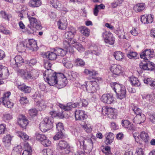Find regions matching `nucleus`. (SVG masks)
<instances>
[{
  "mask_svg": "<svg viewBox=\"0 0 155 155\" xmlns=\"http://www.w3.org/2000/svg\"><path fill=\"white\" fill-rule=\"evenodd\" d=\"M78 140L77 144L80 145L81 149L87 153L91 151L93 147V143L91 138L80 137H78Z\"/></svg>",
  "mask_w": 155,
  "mask_h": 155,
  "instance_id": "obj_1",
  "label": "nucleus"
},
{
  "mask_svg": "<svg viewBox=\"0 0 155 155\" xmlns=\"http://www.w3.org/2000/svg\"><path fill=\"white\" fill-rule=\"evenodd\" d=\"M111 86L117 94L118 98L123 99L126 96V90L125 87L116 83L111 84Z\"/></svg>",
  "mask_w": 155,
  "mask_h": 155,
  "instance_id": "obj_2",
  "label": "nucleus"
},
{
  "mask_svg": "<svg viewBox=\"0 0 155 155\" xmlns=\"http://www.w3.org/2000/svg\"><path fill=\"white\" fill-rule=\"evenodd\" d=\"M64 74L59 73L57 74V77H58V81H56L55 78H56L53 76L54 80H52L51 79H50V83L51 85H54L56 84L60 86V88H62L65 86L67 83V80H65L64 78Z\"/></svg>",
  "mask_w": 155,
  "mask_h": 155,
  "instance_id": "obj_3",
  "label": "nucleus"
},
{
  "mask_svg": "<svg viewBox=\"0 0 155 155\" xmlns=\"http://www.w3.org/2000/svg\"><path fill=\"white\" fill-rule=\"evenodd\" d=\"M53 118H45L39 124V127L41 131L45 132L51 129L52 127Z\"/></svg>",
  "mask_w": 155,
  "mask_h": 155,
  "instance_id": "obj_4",
  "label": "nucleus"
},
{
  "mask_svg": "<svg viewBox=\"0 0 155 155\" xmlns=\"http://www.w3.org/2000/svg\"><path fill=\"white\" fill-rule=\"evenodd\" d=\"M11 95L10 92H8L5 93L3 96L0 98V104L6 107L12 108L13 106V103L9 99Z\"/></svg>",
  "mask_w": 155,
  "mask_h": 155,
  "instance_id": "obj_5",
  "label": "nucleus"
},
{
  "mask_svg": "<svg viewBox=\"0 0 155 155\" xmlns=\"http://www.w3.org/2000/svg\"><path fill=\"white\" fill-rule=\"evenodd\" d=\"M58 73H56L54 71L52 70H48L45 71V72L43 73L44 78L45 80L48 81V83L50 86H53L54 85H51L50 83V79H51L52 80H54V78L53 76L56 78H55L56 81H58V77H57V74Z\"/></svg>",
  "mask_w": 155,
  "mask_h": 155,
  "instance_id": "obj_6",
  "label": "nucleus"
},
{
  "mask_svg": "<svg viewBox=\"0 0 155 155\" xmlns=\"http://www.w3.org/2000/svg\"><path fill=\"white\" fill-rule=\"evenodd\" d=\"M38 92H35L33 95V97L35 99V101L36 102L37 105L38 106V108L39 110H42L45 109L46 107L45 101L41 100V97Z\"/></svg>",
  "mask_w": 155,
  "mask_h": 155,
  "instance_id": "obj_7",
  "label": "nucleus"
},
{
  "mask_svg": "<svg viewBox=\"0 0 155 155\" xmlns=\"http://www.w3.org/2000/svg\"><path fill=\"white\" fill-rule=\"evenodd\" d=\"M86 90L88 92L93 93L95 92L99 88L97 82L96 81L87 82Z\"/></svg>",
  "mask_w": 155,
  "mask_h": 155,
  "instance_id": "obj_8",
  "label": "nucleus"
},
{
  "mask_svg": "<svg viewBox=\"0 0 155 155\" xmlns=\"http://www.w3.org/2000/svg\"><path fill=\"white\" fill-rule=\"evenodd\" d=\"M110 32L105 31L102 33V36L104 39V41L107 45H112L114 42V38L112 37Z\"/></svg>",
  "mask_w": 155,
  "mask_h": 155,
  "instance_id": "obj_9",
  "label": "nucleus"
},
{
  "mask_svg": "<svg viewBox=\"0 0 155 155\" xmlns=\"http://www.w3.org/2000/svg\"><path fill=\"white\" fill-rule=\"evenodd\" d=\"M101 100L104 103L109 104L113 103L114 101L113 94L108 93L103 94L101 97Z\"/></svg>",
  "mask_w": 155,
  "mask_h": 155,
  "instance_id": "obj_10",
  "label": "nucleus"
},
{
  "mask_svg": "<svg viewBox=\"0 0 155 155\" xmlns=\"http://www.w3.org/2000/svg\"><path fill=\"white\" fill-rule=\"evenodd\" d=\"M154 56V51L150 49H146L140 54V57L145 60L150 59Z\"/></svg>",
  "mask_w": 155,
  "mask_h": 155,
  "instance_id": "obj_11",
  "label": "nucleus"
},
{
  "mask_svg": "<svg viewBox=\"0 0 155 155\" xmlns=\"http://www.w3.org/2000/svg\"><path fill=\"white\" fill-rule=\"evenodd\" d=\"M29 19L30 24L28 27L31 29L35 28L37 29H39L41 28V24L40 21L35 18H30Z\"/></svg>",
  "mask_w": 155,
  "mask_h": 155,
  "instance_id": "obj_12",
  "label": "nucleus"
},
{
  "mask_svg": "<svg viewBox=\"0 0 155 155\" xmlns=\"http://www.w3.org/2000/svg\"><path fill=\"white\" fill-rule=\"evenodd\" d=\"M116 110L115 108L111 107H104L103 109L102 113L104 115L107 114L110 118H114L115 117V111Z\"/></svg>",
  "mask_w": 155,
  "mask_h": 155,
  "instance_id": "obj_13",
  "label": "nucleus"
},
{
  "mask_svg": "<svg viewBox=\"0 0 155 155\" xmlns=\"http://www.w3.org/2000/svg\"><path fill=\"white\" fill-rule=\"evenodd\" d=\"M26 47L32 51H37L38 49L36 41L34 39H30L26 41Z\"/></svg>",
  "mask_w": 155,
  "mask_h": 155,
  "instance_id": "obj_14",
  "label": "nucleus"
},
{
  "mask_svg": "<svg viewBox=\"0 0 155 155\" xmlns=\"http://www.w3.org/2000/svg\"><path fill=\"white\" fill-rule=\"evenodd\" d=\"M74 42V40H73L65 39L63 42L64 47L67 51L72 52L74 51L72 47Z\"/></svg>",
  "mask_w": 155,
  "mask_h": 155,
  "instance_id": "obj_15",
  "label": "nucleus"
},
{
  "mask_svg": "<svg viewBox=\"0 0 155 155\" xmlns=\"http://www.w3.org/2000/svg\"><path fill=\"white\" fill-rule=\"evenodd\" d=\"M110 70L113 74L116 75H118L123 72L121 67L116 64L112 65L110 67Z\"/></svg>",
  "mask_w": 155,
  "mask_h": 155,
  "instance_id": "obj_16",
  "label": "nucleus"
},
{
  "mask_svg": "<svg viewBox=\"0 0 155 155\" xmlns=\"http://www.w3.org/2000/svg\"><path fill=\"white\" fill-rule=\"evenodd\" d=\"M18 122L20 127L23 129H25L28 124V120L23 115H21L19 117Z\"/></svg>",
  "mask_w": 155,
  "mask_h": 155,
  "instance_id": "obj_17",
  "label": "nucleus"
},
{
  "mask_svg": "<svg viewBox=\"0 0 155 155\" xmlns=\"http://www.w3.org/2000/svg\"><path fill=\"white\" fill-rule=\"evenodd\" d=\"M143 102H146L147 104H152L155 102V98L153 95L146 94L142 96Z\"/></svg>",
  "mask_w": 155,
  "mask_h": 155,
  "instance_id": "obj_18",
  "label": "nucleus"
},
{
  "mask_svg": "<svg viewBox=\"0 0 155 155\" xmlns=\"http://www.w3.org/2000/svg\"><path fill=\"white\" fill-rule=\"evenodd\" d=\"M153 21L152 15L151 14L142 15L141 18V22L144 24L151 23Z\"/></svg>",
  "mask_w": 155,
  "mask_h": 155,
  "instance_id": "obj_19",
  "label": "nucleus"
},
{
  "mask_svg": "<svg viewBox=\"0 0 155 155\" xmlns=\"http://www.w3.org/2000/svg\"><path fill=\"white\" fill-rule=\"evenodd\" d=\"M75 117L77 120H82L86 118L87 115L84 114V112L82 110H78L75 112Z\"/></svg>",
  "mask_w": 155,
  "mask_h": 155,
  "instance_id": "obj_20",
  "label": "nucleus"
},
{
  "mask_svg": "<svg viewBox=\"0 0 155 155\" xmlns=\"http://www.w3.org/2000/svg\"><path fill=\"white\" fill-rule=\"evenodd\" d=\"M79 104L78 103H68L66 106L62 104H60L59 106L61 109H63L65 110L69 111L72 108H74L78 106Z\"/></svg>",
  "mask_w": 155,
  "mask_h": 155,
  "instance_id": "obj_21",
  "label": "nucleus"
},
{
  "mask_svg": "<svg viewBox=\"0 0 155 155\" xmlns=\"http://www.w3.org/2000/svg\"><path fill=\"white\" fill-rule=\"evenodd\" d=\"M58 147L61 150L66 149V153H68L69 152V150L68 148L69 146L68 143L64 140H61L59 142L58 144Z\"/></svg>",
  "mask_w": 155,
  "mask_h": 155,
  "instance_id": "obj_22",
  "label": "nucleus"
},
{
  "mask_svg": "<svg viewBox=\"0 0 155 155\" xmlns=\"http://www.w3.org/2000/svg\"><path fill=\"white\" fill-rule=\"evenodd\" d=\"M146 120L145 116L143 114L136 115L134 118L133 121L136 124H140L143 123Z\"/></svg>",
  "mask_w": 155,
  "mask_h": 155,
  "instance_id": "obj_23",
  "label": "nucleus"
},
{
  "mask_svg": "<svg viewBox=\"0 0 155 155\" xmlns=\"http://www.w3.org/2000/svg\"><path fill=\"white\" fill-rule=\"evenodd\" d=\"M8 75V68L0 65V78L4 79L5 78V76H7Z\"/></svg>",
  "mask_w": 155,
  "mask_h": 155,
  "instance_id": "obj_24",
  "label": "nucleus"
},
{
  "mask_svg": "<svg viewBox=\"0 0 155 155\" xmlns=\"http://www.w3.org/2000/svg\"><path fill=\"white\" fill-rule=\"evenodd\" d=\"M58 25L59 29L61 30L65 29L67 25L66 19L65 18L60 19L58 22Z\"/></svg>",
  "mask_w": 155,
  "mask_h": 155,
  "instance_id": "obj_25",
  "label": "nucleus"
},
{
  "mask_svg": "<svg viewBox=\"0 0 155 155\" xmlns=\"http://www.w3.org/2000/svg\"><path fill=\"white\" fill-rule=\"evenodd\" d=\"M122 125L125 128L130 130H133L135 128L134 125L128 120H122Z\"/></svg>",
  "mask_w": 155,
  "mask_h": 155,
  "instance_id": "obj_26",
  "label": "nucleus"
},
{
  "mask_svg": "<svg viewBox=\"0 0 155 155\" xmlns=\"http://www.w3.org/2000/svg\"><path fill=\"white\" fill-rule=\"evenodd\" d=\"M140 68L144 70H152L153 69L152 63H150L141 62L139 64Z\"/></svg>",
  "mask_w": 155,
  "mask_h": 155,
  "instance_id": "obj_27",
  "label": "nucleus"
},
{
  "mask_svg": "<svg viewBox=\"0 0 155 155\" xmlns=\"http://www.w3.org/2000/svg\"><path fill=\"white\" fill-rule=\"evenodd\" d=\"M146 6L144 3H138L134 5V9L137 12L143 11L145 8Z\"/></svg>",
  "mask_w": 155,
  "mask_h": 155,
  "instance_id": "obj_28",
  "label": "nucleus"
},
{
  "mask_svg": "<svg viewBox=\"0 0 155 155\" xmlns=\"http://www.w3.org/2000/svg\"><path fill=\"white\" fill-rule=\"evenodd\" d=\"M106 140L105 143L107 145L110 144L112 142L114 138V135L113 134L110 132L107 133L105 135Z\"/></svg>",
  "mask_w": 155,
  "mask_h": 155,
  "instance_id": "obj_29",
  "label": "nucleus"
},
{
  "mask_svg": "<svg viewBox=\"0 0 155 155\" xmlns=\"http://www.w3.org/2000/svg\"><path fill=\"white\" fill-rule=\"evenodd\" d=\"M54 51L56 52L57 56H64L66 54L68 51L66 49L64 50L62 48H54Z\"/></svg>",
  "mask_w": 155,
  "mask_h": 155,
  "instance_id": "obj_30",
  "label": "nucleus"
},
{
  "mask_svg": "<svg viewBox=\"0 0 155 155\" xmlns=\"http://www.w3.org/2000/svg\"><path fill=\"white\" fill-rule=\"evenodd\" d=\"M105 7V6L103 4H101L100 5H95L94 9V14L96 16H97L99 10L104 9Z\"/></svg>",
  "mask_w": 155,
  "mask_h": 155,
  "instance_id": "obj_31",
  "label": "nucleus"
},
{
  "mask_svg": "<svg viewBox=\"0 0 155 155\" xmlns=\"http://www.w3.org/2000/svg\"><path fill=\"white\" fill-rule=\"evenodd\" d=\"M22 150L21 146L20 145L15 147L12 152V155H21V152Z\"/></svg>",
  "mask_w": 155,
  "mask_h": 155,
  "instance_id": "obj_32",
  "label": "nucleus"
},
{
  "mask_svg": "<svg viewBox=\"0 0 155 155\" xmlns=\"http://www.w3.org/2000/svg\"><path fill=\"white\" fill-rule=\"evenodd\" d=\"M18 88L19 89L25 93H29L31 91V87L25 85H19L18 86Z\"/></svg>",
  "mask_w": 155,
  "mask_h": 155,
  "instance_id": "obj_33",
  "label": "nucleus"
},
{
  "mask_svg": "<svg viewBox=\"0 0 155 155\" xmlns=\"http://www.w3.org/2000/svg\"><path fill=\"white\" fill-rule=\"evenodd\" d=\"M41 4V2L40 0H30L28 3L29 5L32 7H38Z\"/></svg>",
  "mask_w": 155,
  "mask_h": 155,
  "instance_id": "obj_34",
  "label": "nucleus"
},
{
  "mask_svg": "<svg viewBox=\"0 0 155 155\" xmlns=\"http://www.w3.org/2000/svg\"><path fill=\"white\" fill-rule=\"evenodd\" d=\"M144 82L150 86L152 89H155V81H153L150 78H147L144 79Z\"/></svg>",
  "mask_w": 155,
  "mask_h": 155,
  "instance_id": "obj_35",
  "label": "nucleus"
},
{
  "mask_svg": "<svg viewBox=\"0 0 155 155\" xmlns=\"http://www.w3.org/2000/svg\"><path fill=\"white\" fill-rule=\"evenodd\" d=\"M75 32L73 30H69L66 32L64 34V37L67 39L73 40L72 38L74 37Z\"/></svg>",
  "mask_w": 155,
  "mask_h": 155,
  "instance_id": "obj_36",
  "label": "nucleus"
},
{
  "mask_svg": "<svg viewBox=\"0 0 155 155\" xmlns=\"http://www.w3.org/2000/svg\"><path fill=\"white\" fill-rule=\"evenodd\" d=\"M129 80L132 85L134 86L137 87L140 85V82L136 78L131 77L130 78Z\"/></svg>",
  "mask_w": 155,
  "mask_h": 155,
  "instance_id": "obj_37",
  "label": "nucleus"
},
{
  "mask_svg": "<svg viewBox=\"0 0 155 155\" xmlns=\"http://www.w3.org/2000/svg\"><path fill=\"white\" fill-rule=\"evenodd\" d=\"M72 46V47H74L80 52L84 51V48L83 47L81 44L75 42L74 41Z\"/></svg>",
  "mask_w": 155,
  "mask_h": 155,
  "instance_id": "obj_38",
  "label": "nucleus"
},
{
  "mask_svg": "<svg viewBox=\"0 0 155 155\" xmlns=\"http://www.w3.org/2000/svg\"><path fill=\"white\" fill-rule=\"evenodd\" d=\"M45 55L47 58L51 60H55L57 56V54L54 51L47 52L45 53Z\"/></svg>",
  "mask_w": 155,
  "mask_h": 155,
  "instance_id": "obj_39",
  "label": "nucleus"
},
{
  "mask_svg": "<svg viewBox=\"0 0 155 155\" xmlns=\"http://www.w3.org/2000/svg\"><path fill=\"white\" fill-rule=\"evenodd\" d=\"M64 74V78L65 80H71L74 81L76 78V75L74 73L68 72V73H65Z\"/></svg>",
  "mask_w": 155,
  "mask_h": 155,
  "instance_id": "obj_40",
  "label": "nucleus"
},
{
  "mask_svg": "<svg viewBox=\"0 0 155 155\" xmlns=\"http://www.w3.org/2000/svg\"><path fill=\"white\" fill-rule=\"evenodd\" d=\"M140 136L141 139L145 142H148L149 140V137L148 134L145 132H142Z\"/></svg>",
  "mask_w": 155,
  "mask_h": 155,
  "instance_id": "obj_41",
  "label": "nucleus"
},
{
  "mask_svg": "<svg viewBox=\"0 0 155 155\" xmlns=\"http://www.w3.org/2000/svg\"><path fill=\"white\" fill-rule=\"evenodd\" d=\"M25 42H20L17 45V49L19 52L24 51L25 50L26 45L25 46Z\"/></svg>",
  "mask_w": 155,
  "mask_h": 155,
  "instance_id": "obj_42",
  "label": "nucleus"
},
{
  "mask_svg": "<svg viewBox=\"0 0 155 155\" xmlns=\"http://www.w3.org/2000/svg\"><path fill=\"white\" fill-rule=\"evenodd\" d=\"M0 14L2 18L5 20L9 21L12 18V15L10 14H7L5 11H2L0 12Z\"/></svg>",
  "mask_w": 155,
  "mask_h": 155,
  "instance_id": "obj_43",
  "label": "nucleus"
},
{
  "mask_svg": "<svg viewBox=\"0 0 155 155\" xmlns=\"http://www.w3.org/2000/svg\"><path fill=\"white\" fill-rule=\"evenodd\" d=\"M115 59L117 60H121L123 58L124 55L123 53L120 51L115 52L114 54Z\"/></svg>",
  "mask_w": 155,
  "mask_h": 155,
  "instance_id": "obj_44",
  "label": "nucleus"
},
{
  "mask_svg": "<svg viewBox=\"0 0 155 155\" xmlns=\"http://www.w3.org/2000/svg\"><path fill=\"white\" fill-rule=\"evenodd\" d=\"M18 135L24 140H27L29 139V136L25 133L22 132H18L17 133Z\"/></svg>",
  "mask_w": 155,
  "mask_h": 155,
  "instance_id": "obj_45",
  "label": "nucleus"
},
{
  "mask_svg": "<svg viewBox=\"0 0 155 155\" xmlns=\"http://www.w3.org/2000/svg\"><path fill=\"white\" fill-rule=\"evenodd\" d=\"M81 32L85 36H88L89 35L90 31L87 28L82 26L81 27Z\"/></svg>",
  "mask_w": 155,
  "mask_h": 155,
  "instance_id": "obj_46",
  "label": "nucleus"
},
{
  "mask_svg": "<svg viewBox=\"0 0 155 155\" xmlns=\"http://www.w3.org/2000/svg\"><path fill=\"white\" fill-rule=\"evenodd\" d=\"M12 118V113H6L3 115V120L5 122L8 121Z\"/></svg>",
  "mask_w": 155,
  "mask_h": 155,
  "instance_id": "obj_47",
  "label": "nucleus"
},
{
  "mask_svg": "<svg viewBox=\"0 0 155 155\" xmlns=\"http://www.w3.org/2000/svg\"><path fill=\"white\" fill-rule=\"evenodd\" d=\"M36 136L37 139L40 141L41 143L47 138L45 135L40 134L39 133H36Z\"/></svg>",
  "mask_w": 155,
  "mask_h": 155,
  "instance_id": "obj_48",
  "label": "nucleus"
},
{
  "mask_svg": "<svg viewBox=\"0 0 155 155\" xmlns=\"http://www.w3.org/2000/svg\"><path fill=\"white\" fill-rule=\"evenodd\" d=\"M32 80L35 79L38 77V74L37 71L32 70L30 71Z\"/></svg>",
  "mask_w": 155,
  "mask_h": 155,
  "instance_id": "obj_49",
  "label": "nucleus"
},
{
  "mask_svg": "<svg viewBox=\"0 0 155 155\" xmlns=\"http://www.w3.org/2000/svg\"><path fill=\"white\" fill-rule=\"evenodd\" d=\"M14 59L16 62L17 64L20 65L21 64L23 63L24 62L23 60L22 57L20 55L16 56L15 58Z\"/></svg>",
  "mask_w": 155,
  "mask_h": 155,
  "instance_id": "obj_50",
  "label": "nucleus"
},
{
  "mask_svg": "<svg viewBox=\"0 0 155 155\" xmlns=\"http://www.w3.org/2000/svg\"><path fill=\"white\" fill-rule=\"evenodd\" d=\"M137 55V54L136 52H133L132 50L127 53V57L130 59L135 58Z\"/></svg>",
  "mask_w": 155,
  "mask_h": 155,
  "instance_id": "obj_51",
  "label": "nucleus"
},
{
  "mask_svg": "<svg viewBox=\"0 0 155 155\" xmlns=\"http://www.w3.org/2000/svg\"><path fill=\"white\" fill-rule=\"evenodd\" d=\"M63 133V132L58 131L56 135L53 137L54 139V140H58L60 138H62L64 136Z\"/></svg>",
  "mask_w": 155,
  "mask_h": 155,
  "instance_id": "obj_52",
  "label": "nucleus"
},
{
  "mask_svg": "<svg viewBox=\"0 0 155 155\" xmlns=\"http://www.w3.org/2000/svg\"><path fill=\"white\" fill-rule=\"evenodd\" d=\"M124 50L127 53L131 51V47L129 43H125L124 45Z\"/></svg>",
  "mask_w": 155,
  "mask_h": 155,
  "instance_id": "obj_53",
  "label": "nucleus"
},
{
  "mask_svg": "<svg viewBox=\"0 0 155 155\" xmlns=\"http://www.w3.org/2000/svg\"><path fill=\"white\" fill-rule=\"evenodd\" d=\"M132 109L134 113L136 114L137 115L142 114V111L137 106H134L133 107H132Z\"/></svg>",
  "mask_w": 155,
  "mask_h": 155,
  "instance_id": "obj_54",
  "label": "nucleus"
},
{
  "mask_svg": "<svg viewBox=\"0 0 155 155\" xmlns=\"http://www.w3.org/2000/svg\"><path fill=\"white\" fill-rule=\"evenodd\" d=\"M37 110L35 108H33L29 110V114L32 117L36 115L37 114Z\"/></svg>",
  "mask_w": 155,
  "mask_h": 155,
  "instance_id": "obj_55",
  "label": "nucleus"
},
{
  "mask_svg": "<svg viewBox=\"0 0 155 155\" xmlns=\"http://www.w3.org/2000/svg\"><path fill=\"white\" fill-rule=\"evenodd\" d=\"M56 128L58 131L63 132L64 130L63 124L61 123H58L56 124Z\"/></svg>",
  "mask_w": 155,
  "mask_h": 155,
  "instance_id": "obj_56",
  "label": "nucleus"
},
{
  "mask_svg": "<svg viewBox=\"0 0 155 155\" xmlns=\"http://www.w3.org/2000/svg\"><path fill=\"white\" fill-rule=\"evenodd\" d=\"M76 65L78 66H83L85 64L84 62L82 59L79 58H78L76 61Z\"/></svg>",
  "mask_w": 155,
  "mask_h": 155,
  "instance_id": "obj_57",
  "label": "nucleus"
},
{
  "mask_svg": "<svg viewBox=\"0 0 155 155\" xmlns=\"http://www.w3.org/2000/svg\"><path fill=\"white\" fill-rule=\"evenodd\" d=\"M20 103L21 104H25L28 103V101L27 98L26 97H21L20 99Z\"/></svg>",
  "mask_w": 155,
  "mask_h": 155,
  "instance_id": "obj_58",
  "label": "nucleus"
},
{
  "mask_svg": "<svg viewBox=\"0 0 155 155\" xmlns=\"http://www.w3.org/2000/svg\"><path fill=\"white\" fill-rule=\"evenodd\" d=\"M83 127L87 133H90L91 131L92 128L88 125H85L83 126Z\"/></svg>",
  "mask_w": 155,
  "mask_h": 155,
  "instance_id": "obj_59",
  "label": "nucleus"
},
{
  "mask_svg": "<svg viewBox=\"0 0 155 155\" xmlns=\"http://www.w3.org/2000/svg\"><path fill=\"white\" fill-rule=\"evenodd\" d=\"M51 65V64L49 62V61H46L45 62L44 64V66L45 68L47 69L46 71H47L48 70H51L50 69Z\"/></svg>",
  "mask_w": 155,
  "mask_h": 155,
  "instance_id": "obj_60",
  "label": "nucleus"
},
{
  "mask_svg": "<svg viewBox=\"0 0 155 155\" xmlns=\"http://www.w3.org/2000/svg\"><path fill=\"white\" fill-rule=\"evenodd\" d=\"M41 144L45 147H48L50 145L51 142L46 138L45 139L42 141Z\"/></svg>",
  "mask_w": 155,
  "mask_h": 155,
  "instance_id": "obj_61",
  "label": "nucleus"
},
{
  "mask_svg": "<svg viewBox=\"0 0 155 155\" xmlns=\"http://www.w3.org/2000/svg\"><path fill=\"white\" fill-rule=\"evenodd\" d=\"M32 150L30 147H28V148L27 150H25L23 151L22 155H31V152Z\"/></svg>",
  "mask_w": 155,
  "mask_h": 155,
  "instance_id": "obj_62",
  "label": "nucleus"
},
{
  "mask_svg": "<svg viewBox=\"0 0 155 155\" xmlns=\"http://www.w3.org/2000/svg\"><path fill=\"white\" fill-rule=\"evenodd\" d=\"M5 125L2 124L0 125V134H4L5 130Z\"/></svg>",
  "mask_w": 155,
  "mask_h": 155,
  "instance_id": "obj_63",
  "label": "nucleus"
},
{
  "mask_svg": "<svg viewBox=\"0 0 155 155\" xmlns=\"http://www.w3.org/2000/svg\"><path fill=\"white\" fill-rule=\"evenodd\" d=\"M12 138L10 135L9 134H8L5 136L2 139L3 141H11Z\"/></svg>",
  "mask_w": 155,
  "mask_h": 155,
  "instance_id": "obj_64",
  "label": "nucleus"
}]
</instances>
